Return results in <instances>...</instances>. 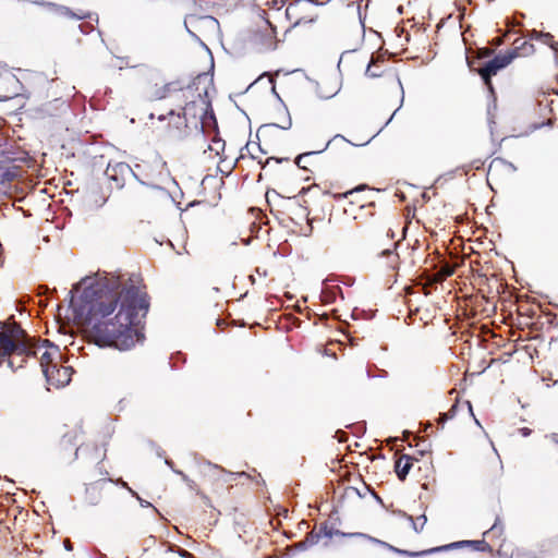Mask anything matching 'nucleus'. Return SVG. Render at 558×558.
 I'll return each mask as SVG.
<instances>
[{
  "instance_id": "1",
  "label": "nucleus",
  "mask_w": 558,
  "mask_h": 558,
  "mask_svg": "<svg viewBox=\"0 0 558 558\" xmlns=\"http://www.w3.org/2000/svg\"><path fill=\"white\" fill-rule=\"evenodd\" d=\"M81 286L80 313L85 315L89 337L97 345L123 351L143 341L149 306L146 293L113 275L85 277L74 289Z\"/></svg>"
},
{
  "instance_id": "2",
  "label": "nucleus",
  "mask_w": 558,
  "mask_h": 558,
  "mask_svg": "<svg viewBox=\"0 0 558 558\" xmlns=\"http://www.w3.org/2000/svg\"><path fill=\"white\" fill-rule=\"evenodd\" d=\"M12 355L38 357L44 374L45 368H52L62 359L59 347L48 340L35 342L17 324L0 322V366L5 363L14 371Z\"/></svg>"
},
{
  "instance_id": "3",
  "label": "nucleus",
  "mask_w": 558,
  "mask_h": 558,
  "mask_svg": "<svg viewBox=\"0 0 558 558\" xmlns=\"http://www.w3.org/2000/svg\"><path fill=\"white\" fill-rule=\"evenodd\" d=\"M320 533L322 535H324L325 537H328V538H331L333 536H342V537H360V538H364V539H367L374 544H378V545H381V546H385L387 548H389L390 550H393V551H397L399 554H404V555H409V556H412V557H415V556H421V555H426V554H430V553H435V551H440V550H445V549H448V548H451V547H459L463 544H474L476 546L481 545L482 542H458V543H452L450 545H447V546H441V547H436V548H432L429 550H424V551H421V553H410V551H407V550H400L389 544H387L386 542H383L378 538H375L371 535H367L365 533H360V532H356V533H344V532H341L339 530H333L331 527H328L326 524L325 525H322L320 526Z\"/></svg>"
},
{
  "instance_id": "4",
  "label": "nucleus",
  "mask_w": 558,
  "mask_h": 558,
  "mask_svg": "<svg viewBox=\"0 0 558 558\" xmlns=\"http://www.w3.org/2000/svg\"><path fill=\"white\" fill-rule=\"evenodd\" d=\"M166 162L157 154L147 160L137 162L133 168V177L142 185L154 186L155 182L162 175Z\"/></svg>"
},
{
  "instance_id": "5",
  "label": "nucleus",
  "mask_w": 558,
  "mask_h": 558,
  "mask_svg": "<svg viewBox=\"0 0 558 558\" xmlns=\"http://www.w3.org/2000/svg\"><path fill=\"white\" fill-rule=\"evenodd\" d=\"M518 57L519 53L517 50H509L506 53H499L494 59L486 62L485 65L480 70L482 78L490 90L493 89L490 77L496 75L499 70L509 65Z\"/></svg>"
},
{
  "instance_id": "6",
  "label": "nucleus",
  "mask_w": 558,
  "mask_h": 558,
  "mask_svg": "<svg viewBox=\"0 0 558 558\" xmlns=\"http://www.w3.org/2000/svg\"><path fill=\"white\" fill-rule=\"evenodd\" d=\"M73 369L71 366H59L54 364L52 368H45L47 381L56 387H63L71 381Z\"/></svg>"
},
{
  "instance_id": "7",
  "label": "nucleus",
  "mask_w": 558,
  "mask_h": 558,
  "mask_svg": "<svg viewBox=\"0 0 558 558\" xmlns=\"http://www.w3.org/2000/svg\"><path fill=\"white\" fill-rule=\"evenodd\" d=\"M105 173L110 181L116 183L118 189H122L124 186L126 175H133V168L125 162H109Z\"/></svg>"
},
{
  "instance_id": "8",
  "label": "nucleus",
  "mask_w": 558,
  "mask_h": 558,
  "mask_svg": "<svg viewBox=\"0 0 558 558\" xmlns=\"http://www.w3.org/2000/svg\"><path fill=\"white\" fill-rule=\"evenodd\" d=\"M184 25L190 35L196 37L195 33L191 29V27L195 29H199V27L215 29L218 27V21L213 16L190 15L185 19Z\"/></svg>"
},
{
  "instance_id": "9",
  "label": "nucleus",
  "mask_w": 558,
  "mask_h": 558,
  "mask_svg": "<svg viewBox=\"0 0 558 558\" xmlns=\"http://www.w3.org/2000/svg\"><path fill=\"white\" fill-rule=\"evenodd\" d=\"M412 466V458L408 454L401 456L396 462V473L400 480H404Z\"/></svg>"
},
{
  "instance_id": "10",
  "label": "nucleus",
  "mask_w": 558,
  "mask_h": 558,
  "mask_svg": "<svg viewBox=\"0 0 558 558\" xmlns=\"http://www.w3.org/2000/svg\"><path fill=\"white\" fill-rule=\"evenodd\" d=\"M514 45L515 47L512 50H517L519 57H526L533 54L535 51L534 46L532 44H529L527 41H520L519 39H517L514 41Z\"/></svg>"
},
{
  "instance_id": "11",
  "label": "nucleus",
  "mask_w": 558,
  "mask_h": 558,
  "mask_svg": "<svg viewBox=\"0 0 558 558\" xmlns=\"http://www.w3.org/2000/svg\"><path fill=\"white\" fill-rule=\"evenodd\" d=\"M407 518L411 522L412 527L416 533H418L423 530V527L427 521V518L424 514H422L421 517H418L416 519H414L411 515H407Z\"/></svg>"
},
{
  "instance_id": "12",
  "label": "nucleus",
  "mask_w": 558,
  "mask_h": 558,
  "mask_svg": "<svg viewBox=\"0 0 558 558\" xmlns=\"http://www.w3.org/2000/svg\"><path fill=\"white\" fill-rule=\"evenodd\" d=\"M320 535H322V533H320V532H319V533H313V532H312V533H310V534L307 535V537H306V539H305L304 542L300 543V545H299V546H300L301 548H306V547H308V546H313V545L317 544V542H318V539H319Z\"/></svg>"
},
{
  "instance_id": "13",
  "label": "nucleus",
  "mask_w": 558,
  "mask_h": 558,
  "mask_svg": "<svg viewBox=\"0 0 558 558\" xmlns=\"http://www.w3.org/2000/svg\"><path fill=\"white\" fill-rule=\"evenodd\" d=\"M129 493H130L133 497H135V498L137 499V501L140 502V505H141L142 507H144V508H149V507H150V508H153V511H154L155 513H159V512H158V510H157L155 507H153V505H151L149 501L144 500L143 498H141V497H140V495H138L135 490H133L132 488H129Z\"/></svg>"
},
{
  "instance_id": "14",
  "label": "nucleus",
  "mask_w": 558,
  "mask_h": 558,
  "mask_svg": "<svg viewBox=\"0 0 558 558\" xmlns=\"http://www.w3.org/2000/svg\"><path fill=\"white\" fill-rule=\"evenodd\" d=\"M57 13H59L60 15H64V16H69V17L77 19V20H81L84 17L83 15L72 13L69 8L62 7V5L57 7Z\"/></svg>"
},
{
  "instance_id": "15",
  "label": "nucleus",
  "mask_w": 558,
  "mask_h": 558,
  "mask_svg": "<svg viewBox=\"0 0 558 558\" xmlns=\"http://www.w3.org/2000/svg\"><path fill=\"white\" fill-rule=\"evenodd\" d=\"M544 35H546V37H541V38H538V39H537V41H541V43H543V44H546V45H548L551 49H554L555 51H557V49H558V48H557V45H558V44L553 41V36H551V34H549V33H544Z\"/></svg>"
},
{
  "instance_id": "16",
  "label": "nucleus",
  "mask_w": 558,
  "mask_h": 558,
  "mask_svg": "<svg viewBox=\"0 0 558 558\" xmlns=\"http://www.w3.org/2000/svg\"><path fill=\"white\" fill-rule=\"evenodd\" d=\"M336 141H342V142L350 143V142H349V141L343 136V135L337 134V135H335L331 140H329V141L326 143V145H325L323 148H320L317 153H322V151L326 150V149L329 147V145H330L331 143L336 142Z\"/></svg>"
},
{
  "instance_id": "17",
  "label": "nucleus",
  "mask_w": 558,
  "mask_h": 558,
  "mask_svg": "<svg viewBox=\"0 0 558 558\" xmlns=\"http://www.w3.org/2000/svg\"><path fill=\"white\" fill-rule=\"evenodd\" d=\"M166 464L169 465L173 470V472H175L177 474H180L182 476L183 481L186 482L189 485L192 483L190 481V478L183 472L173 469L172 462L170 460H166Z\"/></svg>"
},
{
  "instance_id": "18",
  "label": "nucleus",
  "mask_w": 558,
  "mask_h": 558,
  "mask_svg": "<svg viewBox=\"0 0 558 558\" xmlns=\"http://www.w3.org/2000/svg\"><path fill=\"white\" fill-rule=\"evenodd\" d=\"M292 123H291V119L289 118L288 119V122L286 125H278L276 123H271V124H267V125H264V129H268V128H280L282 130H289L291 128Z\"/></svg>"
},
{
  "instance_id": "19",
  "label": "nucleus",
  "mask_w": 558,
  "mask_h": 558,
  "mask_svg": "<svg viewBox=\"0 0 558 558\" xmlns=\"http://www.w3.org/2000/svg\"><path fill=\"white\" fill-rule=\"evenodd\" d=\"M527 37L532 40H537L538 38L541 37H546V35H544L543 32H538V31H531L530 34L527 35Z\"/></svg>"
},
{
  "instance_id": "20",
  "label": "nucleus",
  "mask_w": 558,
  "mask_h": 558,
  "mask_svg": "<svg viewBox=\"0 0 558 558\" xmlns=\"http://www.w3.org/2000/svg\"><path fill=\"white\" fill-rule=\"evenodd\" d=\"M365 74L369 77H378L381 75L380 72H377L376 70H372V63L368 64L366 71H365Z\"/></svg>"
},
{
  "instance_id": "21",
  "label": "nucleus",
  "mask_w": 558,
  "mask_h": 558,
  "mask_svg": "<svg viewBox=\"0 0 558 558\" xmlns=\"http://www.w3.org/2000/svg\"><path fill=\"white\" fill-rule=\"evenodd\" d=\"M454 409H456V407H452V409L450 411L451 412L450 414L449 413H444V414L440 415V423L441 424H444L447 420L453 417Z\"/></svg>"
},
{
  "instance_id": "22",
  "label": "nucleus",
  "mask_w": 558,
  "mask_h": 558,
  "mask_svg": "<svg viewBox=\"0 0 558 558\" xmlns=\"http://www.w3.org/2000/svg\"><path fill=\"white\" fill-rule=\"evenodd\" d=\"M312 154H313V153H305V154L300 155V156L296 158V165H298L299 167H303V166H302V161H303L304 159H306L307 157H310Z\"/></svg>"
},
{
  "instance_id": "23",
  "label": "nucleus",
  "mask_w": 558,
  "mask_h": 558,
  "mask_svg": "<svg viewBox=\"0 0 558 558\" xmlns=\"http://www.w3.org/2000/svg\"><path fill=\"white\" fill-rule=\"evenodd\" d=\"M497 530L501 531V529H499V519H496V521H495L494 525L492 526V529L489 531L485 532V534H487L489 532H495Z\"/></svg>"
},
{
  "instance_id": "24",
  "label": "nucleus",
  "mask_w": 558,
  "mask_h": 558,
  "mask_svg": "<svg viewBox=\"0 0 558 558\" xmlns=\"http://www.w3.org/2000/svg\"><path fill=\"white\" fill-rule=\"evenodd\" d=\"M546 438L558 446V434H551V435L547 436Z\"/></svg>"
},
{
  "instance_id": "25",
  "label": "nucleus",
  "mask_w": 558,
  "mask_h": 558,
  "mask_svg": "<svg viewBox=\"0 0 558 558\" xmlns=\"http://www.w3.org/2000/svg\"><path fill=\"white\" fill-rule=\"evenodd\" d=\"M452 272H453V271H452V269H451V268H449V267H446V269L444 270V275H445V276H451V275H452Z\"/></svg>"
},
{
  "instance_id": "26",
  "label": "nucleus",
  "mask_w": 558,
  "mask_h": 558,
  "mask_svg": "<svg viewBox=\"0 0 558 558\" xmlns=\"http://www.w3.org/2000/svg\"><path fill=\"white\" fill-rule=\"evenodd\" d=\"M119 483H120V485H121L123 488H125V489H128V490H129V488H131V487L128 485V483H126V482H124V481H122V480H120V481H119Z\"/></svg>"
},
{
  "instance_id": "27",
  "label": "nucleus",
  "mask_w": 558,
  "mask_h": 558,
  "mask_svg": "<svg viewBox=\"0 0 558 558\" xmlns=\"http://www.w3.org/2000/svg\"><path fill=\"white\" fill-rule=\"evenodd\" d=\"M381 256H386V255H392V251L391 250H384L380 254Z\"/></svg>"
},
{
  "instance_id": "28",
  "label": "nucleus",
  "mask_w": 558,
  "mask_h": 558,
  "mask_svg": "<svg viewBox=\"0 0 558 558\" xmlns=\"http://www.w3.org/2000/svg\"><path fill=\"white\" fill-rule=\"evenodd\" d=\"M180 555H181L182 557H186V558H190V557H191V554H190V553H187L186 550H181V551H180Z\"/></svg>"
},
{
  "instance_id": "29",
  "label": "nucleus",
  "mask_w": 558,
  "mask_h": 558,
  "mask_svg": "<svg viewBox=\"0 0 558 558\" xmlns=\"http://www.w3.org/2000/svg\"><path fill=\"white\" fill-rule=\"evenodd\" d=\"M180 555H181L182 557H186V558H190V557H191V554H190V553H187L186 550H181V551H180Z\"/></svg>"
},
{
  "instance_id": "30",
  "label": "nucleus",
  "mask_w": 558,
  "mask_h": 558,
  "mask_svg": "<svg viewBox=\"0 0 558 558\" xmlns=\"http://www.w3.org/2000/svg\"><path fill=\"white\" fill-rule=\"evenodd\" d=\"M523 436H529L531 430L529 428H522L521 429Z\"/></svg>"
},
{
  "instance_id": "31",
  "label": "nucleus",
  "mask_w": 558,
  "mask_h": 558,
  "mask_svg": "<svg viewBox=\"0 0 558 558\" xmlns=\"http://www.w3.org/2000/svg\"><path fill=\"white\" fill-rule=\"evenodd\" d=\"M64 546H65V548H66L68 550H71V549H72L71 544H70V542H69V541H66V542H65Z\"/></svg>"
},
{
  "instance_id": "32",
  "label": "nucleus",
  "mask_w": 558,
  "mask_h": 558,
  "mask_svg": "<svg viewBox=\"0 0 558 558\" xmlns=\"http://www.w3.org/2000/svg\"><path fill=\"white\" fill-rule=\"evenodd\" d=\"M23 362H24V360L21 361V363L17 365V367H22Z\"/></svg>"
}]
</instances>
